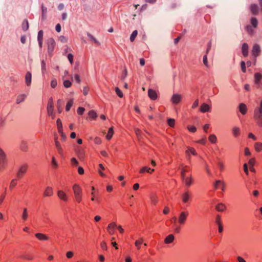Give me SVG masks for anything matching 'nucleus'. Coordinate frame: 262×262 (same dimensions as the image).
Instances as JSON below:
<instances>
[{"label": "nucleus", "instance_id": "4", "mask_svg": "<svg viewBox=\"0 0 262 262\" xmlns=\"http://www.w3.org/2000/svg\"><path fill=\"white\" fill-rule=\"evenodd\" d=\"M182 182L185 184L187 187H189L192 183L193 179L191 175L189 176H186L184 178H181Z\"/></svg>", "mask_w": 262, "mask_h": 262}, {"label": "nucleus", "instance_id": "39", "mask_svg": "<svg viewBox=\"0 0 262 262\" xmlns=\"http://www.w3.org/2000/svg\"><path fill=\"white\" fill-rule=\"evenodd\" d=\"M256 123L260 126L262 127V116L259 117H254Z\"/></svg>", "mask_w": 262, "mask_h": 262}, {"label": "nucleus", "instance_id": "6", "mask_svg": "<svg viewBox=\"0 0 262 262\" xmlns=\"http://www.w3.org/2000/svg\"><path fill=\"white\" fill-rule=\"evenodd\" d=\"M28 166L27 165H22L19 169L17 173V176L18 178H21L24 174L26 172L27 170Z\"/></svg>", "mask_w": 262, "mask_h": 262}, {"label": "nucleus", "instance_id": "63", "mask_svg": "<svg viewBox=\"0 0 262 262\" xmlns=\"http://www.w3.org/2000/svg\"><path fill=\"white\" fill-rule=\"evenodd\" d=\"M74 253L72 251H68V252H67L66 254V256L68 258H71V257H72Z\"/></svg>", "mask_w": 262, "mask_h": 262}, {"label": "nucleus", "instance_id": "25", "mask_svg": "<svg viewBox=\"0 0 262 262\" xmlns=\"http://www.w3.org/2000/svg\"><path fill=\"white\" fill-rule=\"evenodd\" d=\"M262 78V75L259 73H256L254 74L255 83L258 84Z\"/></svg>", "mask_w": 262, "mask_h": 262}, {"label": "nucleus", "instance_id": "59", "mask_svg": "<svg viewBox=\"0 0 262 262\" xmlns=\"http://www.w3.org/2000/svg\"><path fill=\"white\" fill-rule=\"evenodd\" d=\"M207 54H206L203 56V61L205 66H206V67H208Z\"/></svg>", "mask_w": 262, "mask_h": 262}, {"label": "nucleus", "instance_id": "20", "mask_svg": "<svg viewBox=\"0 0 262 262\" xmlns=\"http://www.w3.org/2000/svg\"><path fill=\"white\" fill-rule=\"evenodd\" d=\"M190 153L192 154V155L194 156H196L197 155L195 150L193 148L189 147L188 148V149L186 151V154L188 156V158L189 160L190 157Z\"/></svg>", "mask_w": 262, "mask_h": 262}, {"label": "nucleus", "instance_id": "53", "mask_svg": "<svg viewBox=\"0 0 262 262\" xmlns=\"http://www.w3.org/2000/svg\"><path fill=\"white\" fill-rule=\"evenodd\" d=\"M85 111V108L84 107H79L77 109V113L79 115H81L83 114V113H84Z\"/></svg>", "mask_w": 262, "mask_h": 262}, {"label": "nucleus", "instance_id": "62", "mask_svg": "<svg viewBox=\"0 0 262 262\" xmlns=\"http://www.w3.org/2000/svg\"><path fill=\"white\" fill-rule=\"evenodd\" d=\"M21 257L24 259H27V260H32L33 259V257H31V256L29 255H23L21 256Z\"/></svg>", "mask_w": 262, "mask_h": 262}, {"label": "nucleus", "instance_id": "44", "mask_svg": "<svg viewBox=\"0 0 262 262\" xmlns=\"http://www.w3.org/2000/svg\"><path fill=\"white\" fill-rule=\"evenodd\" d=\"M63 84L65 88H69L71 86L72 83L69 80H63Z\"/></svg>", "mask_w": 262, "mask_h": 262}, {"label": "nucleus", "instance_id": "31", "mask_svg": "<svg viewBox=\"0 0 262 262\" xmlns=\"http://www.w3.org/2000/svg\"><path fill=\"white\" fill-rule=\"evenodd\" d=\"M208 139L209 141L213 144L215 143L217 141V138L216 136L213 134L210 135L209 136Z\"/></svg>", "mask_w": 262, "mask_h": 262}, {"label": "nucleus", "instance_id": "33", "mask_svg": "<svg viewBox=\"0 0 262 262\" xmlns=\"http://www.w3.org/2000/svg\"><path fill=\"white\" fill-rule=\"evenodd\" d=\"M246 30L250 35H252L254 33V31L253 29H252V27L250 25H247L246 27Z\"/></svg>", "mask_w": 262, "mask_h": 262}, {"label": "nucleus", "instance_id": "12", "mask_svg": "<svg viewBox=\"0 0 262 262\" xmlns=\"http://www.w3.org/2000/svg\"><path fill=\"white\" fill-rule=\"evenodd\" d=\"M73 190L74 195L82 194V190L81 188L77 184H75L73 185Z\"/></svg>", "mask_w": 262, "mask_h": 262}, {"label": "nucleus", "instance_id": "55", "mask_svg": "<svg viewBox=\"0 0 262 262\" xmlns=\"http://www.w3.org/2000/svg\"><path fill=\"white\" fill-rule=\"evenodd\" d=\"M188 171L187 170L185 169L184 168H182L181 171V178H184V177H186V172Z\"/></svg>", "mask_w": 262, "mask_h": 262}, {"label": "nucleus", "instance_id": "5", "mask_svg": "<svg viewBox=\"0 0 262 262\" xmlns=\"http://www.w3.org/2000/svg\"><path fill=\"white\" fill-rule=\"evenodd\" d=\"M54 111V106L53 103V99L52 98H50L47 106V111L49 115L51 116L53 113Z\"/></svg>", "mask_w": 262, "mask_h": 262}, {"label": "nucleus", "instance_id": "18", "mask_svg": "<svg viewBox=\"0 0 262 262\" xmlns=\"http://www.w3.org/2000/svg\"><path fill=\"white\" fill-rule=\"evenodd\" d=\"M35 236L40 241H47L49 239V237L46 234L40 233L35 234Z\"/></svg>", "mask_w": 262, "mask_h": 262}, {"label": "nucleus", "instance_id": "49", "mask_svg": "<svg viewBox=\"0 0 262 262\" xmlns=\"http://www.w3.org/2000/svg\"><path fill=\"white\" fill-rule=\"evenodd\" d=\"M88 36L89 37V38L91 40H92V41H93L95 43H96L98 45L100 44V43L97 41V40L93 35H92L90 33H88Z\"/></svg>", "mask_w": 262, "mask_h": 262}, {"label": "nucleus", "instance_id": "28", "mask_svg": "<svg viewBox=\"0 0 262 262\" xmlns=\"http://www.w3.org/2000/svg\"><path fill=\"white\" fill-rule=\"evenodd\" d=\"M215 208L217 211L222 212L226 209V206L223 203H220L216 206Z\"/></svg>", "mask_w": 262, "mask_h": 262}, {"label": "nucleus", "instance_id": "22", "mask_svg": "<svg viewBox=\"0 0 262 262\" xmlns=\"http://www.w3.org/2000/svg\"><path fill=\"white\" fill-rule=\"evenodd\" d=\"M232 132L234 137H237L240 134V129L239 127L234 126L232 129Z\"/></svg>", "mask_w": 262, "mask_h": 262}, {"label": "nucleus", "instance_id": "23", "mask_svg": "<svg viewBox=\"0 0 262 262\" xmlns=\"http://www.w3.org/2000/svg\"><path fill=\"white\" fill-rule=\"evenodd\" d=\"M259 116H262V108L260 107L255 108L254 112V117H259Z\"/></svg>", "mask_w": 262, "mask_h": 262}, {"label": "nucleus", "instance_id": "9", "mask_svg": "<svg viewBox=\"0 0 262 262\" xmlns=\"http://www.w3.org/2000/svg\"><path fill=\"white\" fill-rule=\"evenodd\" d=\"M32 82V75L30 72H27L25 76V82L27 86H30Z\"/></svg>", "mask_w": 262, "mask_h": 262}, {"label": "nucleus", "instance_id": "51", "mask_svg": "<svg viewBox=\"0 0 262 262\" xmlns=\"http://www.w3.org/2000/svg\"><path fill=\"white\" fill-rule=\"evenodd\" d=\"M221 183H222V181L221 180H216L214 184H213V186L214 187L215 189H217L219 188V185H221Z\"/></svg>", "mask_w": 262, "mask_h": 262}, {"label": "nucleus", "instance_id": "38", "mask_svg": "<svg viewBox=\"0 0 262 262\" xmlns=\"http://www.w3.org/2000/svg\"><path fill=\"white\" fill-rule=\"evenodd\" d=\"M47 8L42 6V19L45 20L46 18Z\"/></svg>", "mask_w": 262, "mask_h": 262}, {"label": "nucleus", "instance_id": "15", "mask_svg": "<svg viewBox=\"0 0 262 262\" xmlns=\"http://www.w3.org/2000/svg\"><path fill=\"white\" fill-rule=\"evenodd\" d=\"M190 199V195L188 191H185L182 194V199L184 203H187Z\"/></svg>", "mask_w": 262, "mask_h": 262}, {"label": "nucleus", "instance_id": "56", "mask_svg": "<svg viewBox=\"0 0 262 262\" xmlns=\"http://www.w3.org/2000/svg\"><path fill=\"white\" fill-rule=\"evenodd\" d=\"M116 226H117L115 222H113L108 225L107 229V230L112 229H113Z\"/></svg>", "mask_w": 262, "mask_h": 262}, {"label": "nucleus", "instance_id": "52", "mask_svg": "<svg viewBox=\"0 0 262 262\" xmlns=\"http://www.w3.org/2000/svg\"><path fill=\"white\" fill-rule=\"evenodd\" d=\"M16 179H13L10 184V188L11 189H12L13 187H14L16 185Z\"/></svg>", "mask_w": 262, "mask_h": 262}, {"label": "nucleus", "instance_id": "35", "mask_svg": "<svg viewBox=\"0 0 262 262\" xmlns=\"http://www.w3.org/2000/svg\"><path fill=\"white\" fill-rule=\"evenodd\" d=\"M250 21H251V24L252 25V26L253 28H256L257 27L258 21H257V19L255 17H252Z\"/></svg>", "mask_w": 262, "mask_h": 262}, {"label": "nucleus", "instance_id": "30", "mask_svg": "<svg viewBox=\"0 0 262 262\" xmlns=\"http://www.w3.org/2000/svg\"><path fill=\"white\" fill-rule=\"evenodd\" d=\"M254 148L256 151L259 152L262 150V143L256 142L254 144Z\"/></svg>", "mask_w": 262, "mask_h": 262}, {"label": "nucleus", "instance_id": "26", "mask_svg": "<svg viewBox=\"0 0 262 262\" xmlns=\"http://www.w3.org/2000/svg\"><path fill=\"white\" fill-rule=\"evenodd\" d=\"M26 98V95L25 94H20L19 95L16 99V103L19 104L22 102H23Z\"/></svg>", "mask_w": 262, "mask_h": 262}, {"label": "nucleus", "instance_id": "48", "mask_svg": "<svg viewBox=\"0 0 262 262\" xmlns=\"http://www.w3.org/2000/svg\"><path fill=\"white\" fill-rule=\"evenodd\" d=\"M167 123L170 127L174 126L175 120L173 119L169 118L167 120Z\"/></svg>", "mask_w": 262, "mask_h": 262}, {"label": "nucleus", "instance_id": "50", "mask_svg": "<svg viewBox=\"0 0 262 262\" xmlns=\"http://www.w3.org/2000/svg\"><path fill=\"white\" fill-rule=\"evenodd\" d=\"M57 84V80L55 78H53L51 82V86L52 88H55Z\"/></svg>", "mask_w": 262, "mask_h": 262}, {"label": "nucleus", "instance_id": "47", "mask_svg": "<svg viewBox=\"0 0 262 262\" xmlns=\"http://www.w3.org/2000/svg\"><path fill=\"white\" fill-rule=\"evenodd\" d=\"M41 72L44 73L46 72V62L44 60H42L41 62Z\"/></svg>", "mask_w": 262, "mask_h": 262}, {"label": "nucleus", "instance_id": "37", "mask_svg": "<svg viewBox=\"0 0 262 262\" xmlns=\"http://www.w3.org/2000/svg\"><path fill=\"white\" fill-rule=\"evenodd\" d=\"M89 116L94 119H96L97 117V113L93 110H91L89 112Z\"/></svg>", "mask_w": 262, "mask_h": 262}, {"label": "nucleus", "instance_id": "58", "mask_svg": "<svg viewBox=\"0 0 262 262\" xmlns=\"http://www.w3.org/2000/svg\"><path fill=\"white\" fill-rule=\"evenodd\" d=\"M241 66L242 71L244 73H245L246 71V69L245 62L244 61H242L241 62Z\"/></svg>", "mask_w": 262, "mask_h": 262}, {"label": "nucleus", "instance_id": "29", "mask_svg": "<svg viewBox=\"0 0 262 262\" xmlns=\"http://www.w3.org/2000/svg\"><path fill=\"white\" fill-rule=\"evenodd\" d=\"M28 217V210L26 208L23 209V212L21 216V218L24 221H26Z\"/></svg>", "mask_w": 262, "mask_h": 262}, {"label": "nucleus", "instance_id": "45", "mask_svg": "<svg viewBox=\"0 0 262 262\" xmlns=\"http://www.w3.org/2000/svg\"><path fill=\"white\" fill-rule=\"evenodd\" d=\"M115 92H116L117 95L120 98H122L123 97V93L122 92V91L118 87H116L115 88Z\"/></svg>", "mask_w": 262, "mask_h": 262}, {"label": "nucleus", "instance_id": "19", "mask_svg": "<svg viewBox=\"0 0 262 262\" xmlns=\"http://www.w3.org/2000/svg\"><path fill=\"white\" fill-rule=\"evenodd\" d=\"M53 190L52 187H47L43 193L44 196H51L53 195Z\"/></svg>", "mask_w": 262, "mask_h": 262}, {"label": "nucleus", "instance_id": "40", "mask_svg": "<svg viewBox=\"0 0 262 262\" xmlns=\"http://www.w3.org/2000/svg\"><path fill=\"white\" fill-rule=\"evenodd\" d=\"M138 31L137 30H135L133 32L130 37V40L132 42L135 40V39L136 37Z\"/></svg>", "mask_w": 262, "mask_h": 262}, {"label": "nucleus", "instance_id": "60", "mask_svg": "<svg viewBox=\"0 0 262 262\" xmlns=\"http://www.w3.org/2000/svg\"><path fill=\"white\" fill-rule=\"evenodd\" d=\"M187 128L188 129L190 132H192V133H194L196 132V128L195 126H187Z\"/></svg>", "mask_w": 262, "mask_h": 262}, {"label": "nucleus", "instance_id": "41", "mask_svg": "<svg viewBox=\"0 0 262 262\" xmlns=\"http://www.w3.org/2000/svg\"><path fill=\"white\" fill-rule=\"evenodd\" d=\"M143 241V238H140L139 240L136 241L135 242V245L136 247L138 248V249H140V245L141 244H142Z\"/></svg>", "mask_w": 262, "mask_h": 262}, {"label": "nucleus", "instance_id": "17", "mask_svg": "<svg viewBox=\"0 0 262 262\" xmlns=\"http://www.w3.org/2000/svg\"><path fill=\"white\" fill-rule=\"evenodd\" d=\"M242 54L244 56L246 57L248 55V45L247 43H244L242 45Z\"/></svg>", "mask_w": 262, "mask_h": 262}, {"label": "nucleus", "instance_id": "1", "mask_svg": "<svg viewBox=\"0 0 262 262\" xmlns=\"http://www.w3.org/2000/svg\"><path fill=\"white\" fill-rule=\"evenodd\" d=\"M55 44V41L53 38H49L48 39V54L50 57L52 56V53L54 50Z\"/></svg>", "mask_w": 262, "mask_h": 262}, {"label": "nucleus", "instance_id": "61", "mask_svg": "<svg viewBox=\"0 0 262 262\" xmlns=\"http://www.w3.org/2000/svg\"><path fill=\"white\" fill-rule=\"evenodd\" d=\"M89 88L88 87H87V86L83 87V94L84 95H88V94L89 93Z\"/></svg>", "mask_w": 262, "mask_h": 262}, {"label": "nucleus", "instance_id": "42", "mask_svg": "<svg viewBox=\"0 0 262 262\" xmlns=\"http://www.w3.org/2000/svg\"><path fill=\"white\" fill-rule=\"evenodd\" d=\"M217 166H218V167H219V169H220V170L221 171L224 170V163L222 161H221L220 160L218 161L217 162Z\"/></svg>", "mask_w": 262, "mask_h": 262}, {"label": "nucleus", "instance_id": "54", "mask_svg": "<svg viewBox=\"0 0 262 262\" xmlns=\"http://www.w3.org/2000/svg\"><path fill=\"white\" fill-rule=\"evenodd\" d=\"M21 149L22 150L26 151L27 150V145L25 142H23L21 143Z\"/></svg>", "mask_w": 262, "mask_h": 262}, {"label": "nucleus", "instance_id": "34", "mask_svg": "<svg viewBox=\"0 0 262 262\" xmlns=\"http://www.w3.org/2000/svg\"><path fill=\"white\" fill-rule=\"evenodd\" d=\"M114 134V130L113 127H110L108 129V134L106 136V138L107 140H110Z\"/></svg>", "mask_w": 262, "mask_h": 262}, {"label": "nucleus", "instance_id": "10", "mask_svg": "<svg viewBox=\"0 0 262 262\" xmlns=\"http://www.w3.org/2000/svg\"><path fill=\"white\" fill-rule=\"evenodd\" d=\"M250 9L252 13L254 15H257L259 11V7L256 4H251L250 6Z\"/></svg>", "mask_w": 262, "mask_h": 262}, {"label": "nucleus", "instance_id": "14", "mask_svg": "<svg viewBox=\"0 0 262 262\" xmlns=\"http://www.w3.org/2000/svg\"><path fill=\"white\" fill-rule=\"evenodd\" d=\"M55 146H56V148H57V149L58 150V153L61 156H62V155H63V150H62V148L61 146L60 145V143L57 140V138L55 139Z\"/></svg>", "mask_w": 262, "mask_h": 262}, {"label": "nucleus", "instance_id": "24", "mask_svg": "<svg viewBox=\"0 0 262 262\" xmlns=\"http://www.w3.org/2000/svg\"><path fill=\"white\" fill-rule=\"evenodd\" d=\"M239 110L240 112L243 115H245L247 113V107H246V105L244 103H241L239 104Z\"/></svg>", "mask_w": 262, "mask_h": 262}, {"label": "nucleus", "instance_id": "21", "mask_svg": "<svg viewBox=\"0 0 262 262\" xmlns=\"http://www.w3.org/2000/svg\"><path fill=\"white\" fill-rule=\"evenodd\" d=\"M174 239V237L173 235L170 234L168 235L164 240V243L166 244H170L173 242V240Z\"/></svg>", "mask_w": 262, "mask_h": 262}, {"label": "nucleus", "instance_id": "3", "mask_svg": "<svg viewBox=\"0 0 262 262\" xmlns=\"http://www.w3.org/2000/svg\"><path fill=\"white\" fill-rule=\"evenodd\" d=\"M188 215V213L187 212L182 211L180 213L178 217V222L180 224L183 225L185 224Z\"/></svg>", "mask_w": 262, "mask_h": 262}, {"label": "nucleus", "instance_id": "32", "mask_svg": "<svg viewBox=\"0 0 262 262\" xmlns=\"http://www.w3.org/2000/svg\"><path fill=\"white\" fill-rule=\"evenodd\" d=\"M154 171V169H151L150 168H148L146 166H144L143 167H142L140 171V172L141 173H143L145 171H146L147 172H149V173H151L152 171Z\"/></svg>", "mask_w": 262, "mask_h": 262}, {"label": "nucleus", "instance_id": "7", "mask_svg": "<svg viewBox=\"0 0 262 262\" xmlns=\"http://www.w3.org/2000/svg\"><path fill=\"white\" fill-rule=\"evenodd\" d=\"M260 52V46L257 44H255L252 48V53L253 56L257 57L259 55Z\"/></svg>", "mask_w": 262, "mask_h": 262}, {"label": "nucleus", "instance_id": "46", "mask_svg": "<svg viewBox=\"0 0 262 262\" xmlns=\"http://www.w3.org/2000/svg\"><path fill=\"white\" fill-rule=\"evenodd\" d=\"M43 32L42 30H40L38 33L37 40H43Z\"/></svg>", "mask_w": 262, "mask_h": 262}, {"label": "nucleus", "instance_id": "8", "mask_svg": "<svg viewBox=\"0 0 262 262\" xmlns=\"http://www.w3.org/2000/svg\"><path fill=\"white\" fill-rule=\"evenodd\" d=\"M182 99V97L178 94H174L172 95L171 100L173 103L177 104L179 103Z\"/></svg>", "mask_w": 262, "mask_h": 262}, {"label": "nucleus", "instance_id": "11", "mask_svg": "<svg viewBox=\"0 0 262 262\" xmlns=\"http://www.w3.org/2000/svg\"><path fill=\"white\" fill-rule=\"evenodd\" d=\"M148 97L153 100L157 99V94L155 91L152 89H149L148 91Z\"/></svg>", "mask_w": 262, "mask_h": 262}, {"label": "nucleus", "instance_id": "16", "mask_svg": "<svg viewBox=\"0 0 262 262\" xmlns=\"http://www.w3.org/2000/svg\"><path fill=\"white\" fill-rule=\"evenodd\" d=\"M58 198L63 201H67L68 197L67 194L62 190H59L57 192Z\"/></svg>", "mask_w": 262, "mask_h": 262}, {"label": "nucleus", "instance_id": "43", "mask_svg": "<svg viewBox=\"0 0 262 262\" xmlns=\"http://www.w3.org/2000/svg\"><path fill=\"white\" fill-rule=\"evenodd\" d=\"M74 197H75L76 201L79 203L82 201V194H75V195H74Z\"/></svg>", "mask_w": 262, "mask_h": 262}, {"label": "nucleus", "instance_id": "57", "mask_svg": "<svg viewBox=\"0 0 262 262\" xmlns=\"http://www.w3.org/2000/svg\"><path fill=\"white\" fill-rule=\"evenodd\" d=\"M59 40L62 43H66L68 41V39L64 36H60L59 38Z\"/></svg>", "mask_w": 262, "mask_h": 262}, {"label": "nucleus", "instance_id": "13", "mask_svg": "<svg viewBox=\"0 0 262 262\" xmlns=\"http://www.w3.org/2000/svg\"><path fill=\"white\" fill-rule=\"evenodd\" d=\"M200 110L202 113H206L210 111V107L208 104L204 103L201 105Z\"/></svg>", "mask_w": 262, "mask_h": 262}, {"label": "nucleus", "instance_id": "2", "mask_svg": "<svg viewBox=\"0 0 262 262\" xmlns=\"http://www.w3.org/2000/svg\"><path fill=\"white\" fill-rule=\"evenodd\" d=\"M6 163V155L4 151L0 148V171L5 168Z\"/></svg>", "mask_w": 262, "mask_h": 262}, {"label": "nucleus", "instance_id": "64", "mask_svg": "<svg viewBox=\"0 0 262 262\" xmlns=\"http://www.w3.org/2000/svg\"><path fill=\"white\" fill-rule=\"evenodd\" d=\"M68 58L70 62V63L72 64L73 62V56L72 54H69L68 55Z\"/></svg>", "mask_w": 262, "mask_h": 262}, {"label": "nucleus", "instance_id": "36", "mask_svg": "<svg viewBox=\"0 0 262 262\" xmlns=\"http://www.w3.org/2000/svg\"><path fill=\"white\" fill-rule=\"evenodd\" d=\"M73 100L72 99L70 100L68 102V103H67V104L66 105V110L67 111H69V110H70L71 107L73 105Z\"/></svg>", "mask_w": 262, "mask_h": 262}, {"label": "nucleus", "instance_id": "27", "mask_svg": "<svg viewBox=\"0 0 262 262\" xmlns=\"http://www.w3.org/2000/svg\"><path fill=\"white\" fill-rule=\"evenodd\" d=\"M21 25H22V29L24 31H26L29 29V23L27 19H25L23 20Z\"/></svg>", "mask_w": 262, "mask_h": 262}]
</instances>
